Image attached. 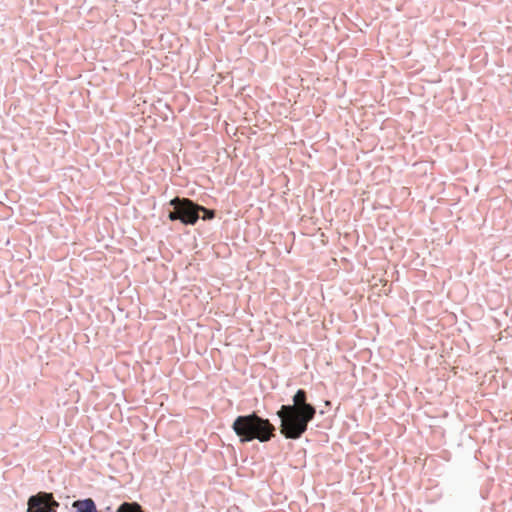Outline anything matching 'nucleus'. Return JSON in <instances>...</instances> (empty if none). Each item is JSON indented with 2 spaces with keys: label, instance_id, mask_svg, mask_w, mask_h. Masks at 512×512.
Returning a JSON list of instances; mask_svg holds the SVG:
<instances>
[{
  "label": "nucleus",
  "instance_id": "obj_1",
  "mask_svg": "<svg viewBox=\"0 0 512 512\" xmlns=\"http://www.w3.org/2000/svg\"><path fill=\"white\" fill-rule=\"evenodd\" d=\"M292 403L283 404L276 412L280 420L279 431L285 439H300L317 413L316 406L308 400V393L298 389L291 397Z\"/></svg>",
  "mask_w": 512,
  "mask_h": 512
},
{
  "label": "nucleus",
  "instance_id": "obj_2",
  "mask_svg": "<svg viewBox=\"0 0 512 512\" xmlns=\"http://www.w3.org/2000/svg\"><path fill=\"white\" fill-rule=\"evenodd\" d=\"M231 428L241 444L254 440L267 443L277 436V427L270 419L260 416L256 411L237 416Z\"/></svg>",
  "mask_w": 512,
  "mask_h": 512
},
{
  "label": "nucleus",
  "instance_id": "obj_3",
  "mask_svg": "<svg viewBox=\"0 0 512 512\" xmlns=\"http://www.w3.org/2000/svg\"><path fill=\"white\" fill-rule=\"evenodd\" d=\"M200 204L187 197H174L164 208L167 218L172 221H178L184 226H194L200 219Z\"/></svg>",
  "mask_w": 512,
  "mask_h": 512
},
{
  "label": "nucleus",
  "instance_id": "obj_4",
  "mask_svg": "<svg viewBox=\"0 0 512 512\" xmlns=\"http://www.w3.org/2000/svg\"><path fill=\"white\" fill-rule=\"evenodd\" d=\"M59 506L52 492L39 491L28 497L26 512H58Z\"/></svg>",
  "mask_w": 512,
  "mask_h": 512
},
{
  "label": "nucleus",
  "instance_id": "obj_5",
  "mask_svg": "<svg viewBox=\"0 0 512 512\" xmlns=\"http://www.w3.org/2000/svg\"><path fill=\"white\" fill-rule=\"evenodd\" d=\"M74 512H100L93 498L87 497L72 502Z\"/></svg>",
  "mask_w": 512,
  "mask_h": 512
},
{
  "label": "nucleus",
  "instance_id": "obj_6",
  "mask_svg": "<svg viewBox=\"0 0 512 512\" xmlns=\"http://www.w3.org/2000/svg\"><path fill=\"white\" fill-rule=\"evenodd\" d=\"M115 512H144V509L138 502L124 501L116 508Z\"/></svg>",
  "mask_w": 512,
  "mask_h": 512
},
{
  "label": "nucleus",
  "instance_id": "obj_7",
  "mask_svg": "<svg viewBox=\"0 0 512 512\" xmlns=\"http://www.w3.org/2000/svg\"><path fill=\"white\" fill-rule=\"evenodd\" d=\"M201 210H199V215L202 214V219L205 221H210L215 218V210L208 209L203 205H200Z\"/></svg>",
  "mask_w": 512,
  "mask_h": 512
}]
</instances>
